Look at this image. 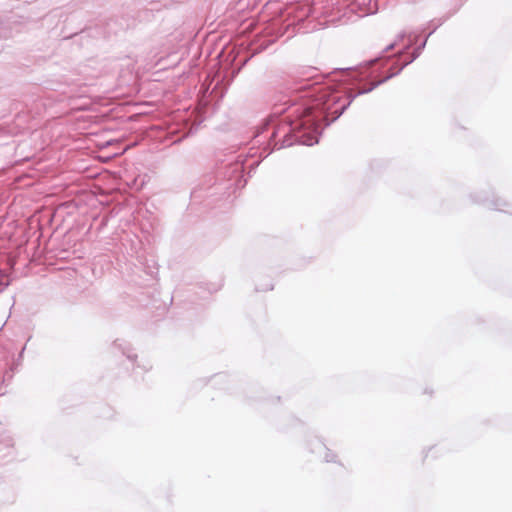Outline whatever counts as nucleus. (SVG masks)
<instances>
[{
  "label": "nucleus",
  "instance_id": "nucleus-6",
  "mask_svg": "<svg viewBox=\"0 0 512 512\" xmlns=\"http://www.w3.org/2000/svg\"><path fill=\"white\" fill-rule=\"evenodd\" d=\"M246 62H247V58H244L243 60H241V65L246 64Z\"/></svg>",
  "mask_w": 512,
  "mask_h": 512
},
{
  "label": "nucleus",
  "instance_id": "nucleus-3",
  "mask_svg": "<svg viewBox=\"0 0 512 512\" xmlns=\"http://www.w3.org/2000/svg\"><path fill=\"white\" fill-rule=\"evenodd\" d=\"M405 36H406L405 32L399 33L396 37V40L393 43L386 46V48L383 50V53H386V52L392 50L399 42H401L405 38Z\"/></svg>",
  "mask_w": 512,
  "mask_h": 512
},
{
  "label": "nucleus",
  "instance_id": "nucleus-7",
  "mask_svg": "<svg viewBox=\"0 0 512 512\" xmlns=\"http://www.w3.org/2000/svg\"><path fill=\"white\" fill-rule=\"evenodd\" d=\"M377 60H378V59H373V60H371V61H370V64L375 63Z\"/></svg>",
  "mask_w": 512,
  "mask_h": 512
},
{
  "label": "nucleus",
  "instance_id": "nucleus-5",
  "mask_svg": "<svg viewBox=\"0 0 512 512\" xmlns=\"http://www.w3.org/2000/svg\"><path fill=\"white\" fill-rule=\"evenodd\" d=\"M436 28H437V26H435V27L433 28V30L429 32L428 36H427V37L424 39V41H423V42L418 46V47H419V49H421V50H423V49H424V47H425V45H426V42H427V38H428V37H429V36H430V35H431L435 30H436Z\"/></svg>",
  "mask_w": 512,
  "mask_h": 512
},
{
  "label": "nucleus",
  "instance_id": "nucleus-2",
  "mask_svg": "<svg viewBox=\"0 0 512 512\" xmlns=\"http://www.w3.org/2000/svg\"><path fill=\"white\" fill-rule=\"evenodd\" d=\"M348 9L357 17H365L378 11L376 0H356L348 5Z\"/></svg>",
  "mask_w": 512,
  "mask_h": 512
},
{
  "label": "nucleus",
  "instance_id": "nucleus-8",
  "mask_svg": "<svg viewBox=\"0 0 512 512\" xmlns=\"http://www.w3.org/2000/svg\"><path fill=\"white\" fill-rule=\"evenodd\" d=\"M224 52V48L220 51L219 55H222Z\"/></svg>",
  "mask_w": 512,
  "mask_h": 512
},
{
  "label": "nucleus",
  "instance_id": "nucleus-1",
  "mask_svg": "<svg viewBox=\"0 0 512 512\" xmlns=\"http://www.w3.org/2000/svg\"><path fill=\"white\" fill-rule=\"evenodd\" d=\"M411 45L412 40L403 50L395 54L387 76L374 82L369 88L359 90L356 94L350 92L342 96L314 78L301 79L289 88L290 93L300 94V98L309 100L299 107H292L294 102L290 96H275L272 100V113L266 118L262 128L269 126L271 128H325L329 126L342 115L356 96L371 92L378 85L398 75L417 59L422 52L419 47L415 48L410 57L403 59Z\"/></svg>",
  "mask_w": 512,
  "mask_h": 512
},
{
  "label": "nucleus",
  "instance_id": "nucleus-4",
  "mask_svg": "<svg viewBox=\"0 0 512 512\" xmlns=\"http://www.w3.org/2000/svg\"><path fill=\"white\" fill-rule=\"evenodd\" d=\"M317 138L308 136L307 139L303 140L302 143L306 145H313V143H317Z\"/></svg>",
  "mask_w": 512,
  "mask_h": 512
}]
</instances>
